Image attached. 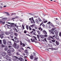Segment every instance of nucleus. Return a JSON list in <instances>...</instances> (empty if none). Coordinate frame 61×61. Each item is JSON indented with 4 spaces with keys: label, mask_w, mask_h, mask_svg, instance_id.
Wrapping results in <instances>:
<instances>
[{
    "label": "nucleus",
    "mask_w": 61,
    "mask_h": 61,
    "mask_svg": "<svg viewBox=\"0 0 61 61\" xmlns=\"http://www.w3.org/2000/svg\"><path fill=\"white\" fill-rule=\"evenodd\" d=\"M44 36L45 37H47V35H44Z\"/></svg>",
    "instance_id": "obj_53"
},
{
    "label": "nucleus",
    "mask_w": 61,
    "mask_h": 61,
    "mask_svg": "<svg viewBox=\"0 0 61 61\" xmlns=\"http://www.w3.org/2000/svg\"><path fill=\"white\" fill-rule=\"evenodd\" d=\"M0 44H2V40H0Z\"/></svg>",
    "instance_id": "obj_57"
},
{
    "label": "nucleus",
    "mask_w": 61,
    "mask_h": 61,
    "mask_svg": "<svg viewBox=\"0 0 61 61\" xmlns=\"http://www.w3.org/2000/svg\"><path fill=\"white\" fill-rule=\"evenodd\" d=\"M19 60H20V61H24V60L22 58H21V57L19 58Z\"/></svg>",
    "instance_id": "obj_9"
},
{
    "label": "nucleus",
    "mask_w": 61,
    "mask_h": 61,
    "mask_svg": "<svg viewBox=\"0 0 61 61\" xmlns=\"http://www.w3.org/2000/svg\"><path fill=\"white\" fill-rule=\"evenodd\" d=\"M43 22L44 23H46L47 22V20H46L45 21H44Z\"/></svg>",
    "instance_id": "obj_51"
},
{
    "label": "nucleus",
    "mask_w": 61,
    "mask_h": 61,
    "mask_svg": "<svg viewBox=\"0 0 61 61\" xmlns=\"http://www.w3.org/2000/svg\"><path fill=\"white\" fill-rule=\"evenodd\" d=\"M26 29L27 30H28V29H29V27H28V25H26Z\"/></svg>",
    "instance_id": "obj_25"
},
{
    "label": "nucleus",
    "mask_w": 61,
    "mask_h": 61,
    "mask_svg": "<svg viewBox=\"0 0 61 61\" xmlns=\"http://www.w3.org/2000/svg\"><path fill=\"white\" fill-rule=\"evenodd\" d=\"M9 61H11V58L10 57H9Z\"/></svg>",
    "instance_id": "obj_45"
},
{
    "label": "nucleus",
    "mask_w": 61,
    "mask_h": 61,
    "mask_svg": "<svg viewBox=\"0 0 61 61\" xmlns=\"http://www.w3.org/2000/svg\"><path fill=\"white\" fill-rule=\"evenodd\" d=\"M24 33L25 34H26V31L25 30L24 31Z\"/></svg>",
    "instance_id": "obj_46"
},
{
    "label": "nucleus",
    "mask_w": 61,
    "mask_h": 61,
    "mask_svg": "<svg viewBox=\"0 0 61 61\" xmlns=\"http://www.w3.org/2000/svg\"><path fill=\"white\" fill-rule=\"evenodd\" d=\"M17 55H20V54L19 52H17L16 53Z\"/></svg>",
    "instance_id": "obj_28"
},
{
    "label": "nucleus",
    "mask_w": 61,
    "mask_h": 61,
    "mask_svg": "<svg viewBox=\"0 0 61 61\" xmlns=\"http://www.w3.org/2000/svg\"><path fill=\"white\" fill-rule=\"evenodd\" d=\"M15 19V18H12L11 19L12 20H13V19Z\"/></svg>",
    "instance_id": "obj_59"
},
{
    "label": "nucleus",
    "mask_w": 61,
    "mask_h": 61,
    "mask_svg": "<svg viewBox=\"0 0 61 61\" xmlns=\"http://www.w3.org/2000/svg\"><path fill=\"white\" fill-rule=\"evenodd\" d=\"M6 13L8 15H10V14H9V13L7 12H6Z\"/></svg>",
    "instance_id": "obj_44"
},
{
    "label": "nucleus",
    "mask_w": 61,
    "mask_h": 61,
    "mask_svg": "<svg viewBox=\"0 0 61 61\" xmlns=\"http://www.w3.org/2000/svg\"><path fill=\"white\" fill-rule=\"evenodd\" d=\"M41 41H43V42H45V41H46V42H47V41H46V38H45L44 39H42L41 40Z\"/></svg>",
    "instance_id": "obj_17"
},
{
    "label": "nucleus",
    "mask_w": 61,
    "mask_h": 61,
    "mask_svg": "<svg viewBox=\"0 0 61 61\" xmlns=\"http://www.w3.org/2000/svg\"><path fill=\"white\" fill-rule=\"evenodd\" d=\"M30 21L31 24H33V21L32 20H31Z\"/></svg>",
    "instance_id": "obj_61"
},
{
    "label": "nucleus",
    "mask_w": 61,
    "mask_h": 61,
    "mask_svg": "<svg viewBox=\"0 0 61 61\" xmlns=\"http://www.w3.org/2000/svg\"><path fill=\"white\" fill-rule=\"evenodd\" d=\"M43 32L45 35H46L47 34V32L45 30L43 31Z\"/></svg>",
    "instance_id": "obj_16"
},
{
    "label": "nucleus",
    "mask_w": 61,
    "mask_h": 61,
    "mask_svg": "<svg viewBox=\"0 0 61 61\" xmlns=\"http://www.w3.org/2000/svg\"><path fill=\"white\" fill-rule=\"evenodd\" d=\"M54 33L56 35H58V31L56 30H55L54 31Z\"/></svg>",
    "instance_id": "obj_4"
},
{
    "label": "nucleus",
    "mask_w": 61,
    "mask_h": 61,
    "mask_svg": "<svg viewBox=\"0 0 61 61\" xmlns=\"http://www.w3.org/2000/svg\"><path fill=\"white\" fill-rule=\"evenodd\" d=\"M17 45H16V44H15L14 43V45H13V47H16Z\"/></svg>",
    "instance_id": "obj_24"
},
{
    "label": "nucleus",
    "mask_w": 61,
    "mask_h": 61,
    "mask_svg": "<svg viewBox=\"0 0 61 61\" xmlns=\"http://www.w3.org/2000/svg\"><path fill=\"white\" fill-rule=\"evenodd\" d=\"M26 41H27L28 43H30V40L29 39L27 40V39H25Z\"/></svg>",
    "instance_id": "obj_19"
},
{
    "label": "nucleus",
    "mask_w": 61,
    "mask_h": 61,
    "mask_svg": "<svg viewBox=\"0 0 61 61\" xmlns=\"http://www.w3.org/2000/svg\"><path fill=\"white\" fill-rule=\"evenodd\" d=\"M20 45H21V46H22V45L23 44V43H22V41H20Z\"/></svg>",
    "instance_id": "obj_49"
},
{
    "label": "nucleus",
    "mask_w": 61,
    "mask_h": 61,
    "mask_svg": "<svg viewBox=\"0 0 61 61\" xmlns=\"http://www.w3.org/2000/svg\"><path fill=\"white\" fill-rule=\"evenodd\" d=\"M51 33L52 34V35H54L55 34H54V31H51Z\"/></svg>",
    "instance_id": "obj_30"
},
{
    "label": "nucleus",
    "mask_w": 61,
    "mask_h": 61,
    "mask_svg": "<svg viewBox=\"0 0 61 61\" xmlns=\"http://www.w3.org/2000/svg\"><path fill=\"white\" fill-rule=\"evenodd\" d=\"M49 38H53V37L52 36H50L49 37Z\"/></svg>",
    "instance_id": "obj_48"
},
{
    "label": "nucleus",
    "mask_w": 61,
    "mask_h": 61,
    "mask_svg": "<svg viewBox=\"0 0 61 61\" xmlns=\"http://www.w3.org/2000/svg\"><path fill=\"white\" fill-rule=\"evenodd\" d=\"M22 46L23 47H24V46H25V44H22Z\"/></svg>",
    "instance_id": "obj_60"
},
{
    "label": "nucleus",
    "mask_w": 61,
    "mask_h": 61,
    "mask_svg": "<svg viewBox=\"0 0 61 61\" xmlns=\"http://www.w3.org/2000/svg\"><path fill=\"white\" fill-rule=\"evenodd\" d=\"M40 37L41 38H44V36L43 35H41L40 36Z\"/></svg>",
    "instance_id": "obj_20"
},
{
    "label": "nucleus",
    "mask_w": 61,
    "mask_h": 61,
    "mask_svg": "<svg viewBox=\"0 0 61 61\" xmlns=\"http://www.w3.org/2000/svg\"><path fill=\"white\" fill-rule=\"evenodd\" d=\"M42 26L43 27H45V25L44 24H43L42 25Z\"/></svg>",
    "instance_id": "obj_55"
},
{
    "label": "nucleus",
    "mask_w": 61,
    "mask_h": 61,
    "mask_svg": "<svg viewBox=\"0 0 61 61\" xmlns=\"http://www.w3.org/2000/svg\"><path fill=\"white\" fill-rule=\"evenodd\" d=\"M7 23L9 24H11V25H14V23H11L9 22H7Z\"/></svg>",
    "instance_id": "obj_37"
},
{
    "label": "nucleus",
    "mask_w": 61,
    "mask_h": 61,
    "mask_svg": "<svg viewBox=\"0 0 61 61\" xmlns=\"http://www.w3.org/2000/svg\"><path fill=\"white\" fill-rule=\"evenodd\" d=\"M18 51L20 52H21V51L20 50H18Z\"/></svg>",
    "instance_id": "obj_63"
},
{
    "label": "nucleus",
    "mask_w": 61,
    "mask_h": 61,
    "mask_svg": "<svg viewBox=\"0 0 61 61\" xmlns=\"http://www.w3.org/2000/svg\"><path fill=\"white\" fill-rule=\"evenodd\" d=\"M5 46L4 45H3V44H2V47H5Z\"/></svg>",
    "instance_id": "obj_52"
},
{
    "label": "nucleus",
    "mask_w": 61,
    "mask_h": 61,
    "mask_svg": "<svg viewBox=\"0 0 61 61\" xmlns=\"http://www.w3.org/2000/svg\"><path fill=\"white\" fill-rule=\"evenodd\" d=\"M9 56H8V55H7L6 56L5 59L6 60H9Z\"/></svg>",
    "instance_id": "obj_7"
},
{
    "label": "nucleus",
    "mask_w": 61,
    "mask_h": 61,
    "mask_svg": "<svg viewBox=\"0 0 61 61\" xmlns=\"http://www.w3.org/2000/svg\"><path fill=\"white\" fill-rule=\"evenodd\" d=\"M7 44L9 46H11L12 45V42L10 41H8L7 42Z\"/></svg>",
    "instance_id": "obj_5"
},
{
    "label": "nucleus",
    "mask_w": 61,
    "mask_h": 61,
    "mask_svg": "<svg viewBox=\"0 0 61 61\" xmlns=\"http://www.w3.org/2000/svg\"><path fill=\"white\" fill-rule=\"evenodd\" d=\"M37 38H39V36L38 35H37Z\"/></svg>",
    "instance_id": "obj_47"
},
{
    "label": "nucleus",
    "mask_w": 61,
    "mask_h": 61,
    "mask_svg": "<svg viewBox=\"0 0 61 61\" xmlns=\"http://www.w3.org/2000/svg\"><path fill=\"white\" fill-rule=\"evenodd\" d=\"M4 34L2 33L0 35V37L1 38H3L4 37Z\"/></svg>",
    "instance_id": "obj_6"
},
{
    "label": "nucleus",
    "mask_w": 61,
    "mask_h": 61,
    "mask_svg": "<svg viewBox=\"0 0 61 61\" xmlns=\"http://www.w3.org/2000/svg\"><path fill=\"white\" fill-rule=\"evenodd\" d=\"M25 48H29L30 49H31V48H30L29 47H25Z\"/></svg>",
    "instance_id": "obj_50"
},
{
    "label": "nucleus",
    "mask_w": 61,
    "mask_h": 61,
    "mask_svg": "<svg viewBox=\"0 0 61 61\" xmlns=\"http://www.w3.org/2000/svg\"><path fill=\"white\" fill-rule=\"evenodd\" d=\"M55 38H59V37H58V36H56Z\"/></svg>",
    "instance_id": "obj_40"
},
{
    "label": "nucleus",
    "mask_w": 61,
    "mask_h": 61,
    "mask_svg": "<svg viewBox=\"0 0 61 61\" xmlns=\"http://www.w3.org/2000/svg\"><path fill=\"white\" fill-rule=\"evenodd\" d=\"M33 55L34 56H36V54L34 52L33 53Z\"/></svg>",
    "instance_id": "obj_54"
},
{
    "label": "nucleus",
    "mask_w": 61,
    "mask_h": 61,
    "mask_svg": "<svg viewBox=\"0 0 61 61\" xmlns=\"http://www.w3.org/2000/svg\"><path fill=\"white\" fill-rule=\"evenodd\" d=\"M15 42H14V44H16L17 43H18L19 42V41H15Z\"/></svg>",
    "instance_id": "obj_23"
},
{
    "label": "nucleus",
    "mask_w": 61,
    "mask_h": 61,
    "mask_svg": "<svg viewBox=\"0 0 61 61\" xmlns=\"http://www.w3.org/2000/svg\"><path fill=\"white\" fill-rule=\"evenodd\" d=\"M5 34L6 35H9L10 34V32H5Z\"/></svg>",
    "instance_id": "obj_11"
},
{
    "label": "nucleus",
    "mask_w": 61,
    "mask_h": 61,
    "mask_svg": "<svg viewBox=\"0 0 61 61\" xmlns=\"http://www.w3.org/2000/svg\"><path fill=\"white\" fill-rule=\"evenodd\" d=\"M9 51H10V52H14L15 50H14V49L13 48H10Z\"/></svg>",
    "instance_id": "obj_2"
},
{
    "label": "nucleus",
    "mask_w": 61,
    "mask_h": 61,
    "mask_svg": "<svg viewBox=\"0 0 61 61\" xmlns=\"http://www.w3.org/2000/svg\"><path fill=\"white\" fill-rule=\"evenodd\" d=\"M30 33L31 34H32L33 33V30L31 32H30Z\"/></svg>",
    "instance_id": "obj_64"
},
{
    "label": "nucleus",
    "mask_w": 61,
    "mask_h": 61,
    "mask_svg": "<svg viewBox=\"0 0 61 61\" xmlns=\"http://www.w3.org/2000/svg\"><path fill=\"white\" fill-rule=\"evenodd\" d=\"M8 38H13V35H11L9 37H8Z\"/></svg>",
    "instance_id": "obj_10"
},
{
    "label": "nucleus",
    "mask_w": 61,
    "mask_h": 61,
    "mask_svg": "<svg viewBox=\"0 0 61 61\" xmlns=\"http://www.w3.org/2000/svg\"><path fill=\"white\" fill-rule=\"evenodd\" d=\"M6 26L7 27H8V28H9V29H10L11 28V27L10 26V25H8L7 24H6Z\"/></svg>",
    "instance_id": "obj_8"
},
{
    "label": "nucleus",
    "mask_w": 61,
    "mask_h": 61,
    "mask_svg": "<svg viewBox=\"0 0 61 61\" xmlns=\"http://www.w3.org/2000/svg\"><path fill=\"white\" fill-rule=\"evenodd\" d=\"M15 48L16 49H18L19 48V46L18 45H17Z\"/></svg>",
    "instance_id": "obj_26"
},
{
    "label": "nucleus",
    "mask_w": 61,
    "mask_h": 61,
    "mask_svg": "<svg viewBox=\"0 0 61 61\" xmlns=\"http://www.w3.org/2000/svg\"><path fill=\"white\" fill-rule=\"evenodd\" d=\"M36 26V24H34L32 25H30V27L32 28H33L34 26Z\"/></svg>",
    "instance_id": "obj_14"
},
{
    "label": "nucleus",
    "mask_w": 61,
    "mask_h": 61,
    "mask_svg": "<svg viewBox=\"0 0 61 61\" xmlns=\"http://www.w3.org/2000/svg\"><path fill=\"white\" fill-rule=\"evenodd\" d=\"M5 50V51H6V50H8V47H7L6 46L4 48Z\"/></svg>",
    "instance_id": "obj_22"
},
{
    "label": "nucleus",
    "mask_w": 61,
    "mask_h": 61,
    "mask_svg": "<svg viewBox=\"0 0 61 61\" xmlns=\"http://www.w3.org/2000/svg\"><path fill=\"white\" fill-rule=\"evenodd\" d=\"M7 52H8V53H9V54H8L10 56H11L12 55L10 54H11V52L9 51V50H8Z\"/></svg>",
    "instance_id": "obj_13"
},
{
    "label": "nucleus",
    "mask_w": 61,
    "mask_h": 61,
    "mask_svg": "<svg viewBox=\"0 0 61 61\" xmlns=\"http://www.w3.org/2000/svg\"><path fill=\"white\" fill-rule=\"evenodd\" d=\"M29 30H32V29L31 28V27H30V26H29Z\"/></svg>",
    "instance_id": "obj_36"
},
{
    "label": "nucleus",
    "mask_w": 61,
    "mask_h": 61,
    "mask_svg": "<svg viewBox=\"0 0 61 61\" xmlns=\"http://www.w3.org/2000/svg\"><path fill=\"white\" fill-rule=\"evenodd\" d=\"M30 40L32 42H35L36 43V40H37V39L36 38L31 39Z\"/></svg>",
    "instance_id": "obj_1"
},
{
    "label": "nucleus",
    "mask_w": 61,
    "mask_h": 61,
    "mask_svg": "<svg viewBox=\"0 0 61 61\" xmlns=\"http://www.w3.org/2000/svg\"><path fill=\"white\" fill-rule=\"evenodd\" d=\"M38 20L39 22H42V20L40 18H38Z\"/></svg>",
    "instance_id": "obj_34"
},
{
    "label": "nucleus",
    "mask_w": 61,
    "mask_h": 61,
    "mask_svg": "<svg viewBox=\"0 0 61 61\" xmlns=\"http://www.w3.org/2000/svg\"><path fill=\"white\" fill-rule=\"evenodd\" d=\"M55 30V29L54 28H52L51 30V31H54Z\"/></svg>",
    "instance_id": "obj_42"
},
{
    "label": "nucleus",
    "mask_w": 61,
    "mask_h": 61,
    "mask_svg": "<svg viewBox=\"0 0 61 61\" xmlns=\"http://www.w3.org/2000/svg\"><path fill=\"white\" fill-rule=\"evenodd\" d=\"M44 23V21H43L42 23H41V24H40V26H41V25H42V24H43Z\"/></svg>",
    "instance_id": "obj_27"
},
{
    "label": "nucleus",
    "mask_w": 61,
    "mask_h": 61,
    "mask_svg": "<svg viewBox=\"0 0 61 61\" xmlns=\"http://www.w3.org/2000/svg\"><path fill=\"white\" fill-rule=\"evenodd\" d=\"M51 26H52V27H54V25H52V23H51Z\"/></svg>",
    "instance_id": "obj_39"
},
{
    "label": "nucleus",
    "mask_w": 61,
    "mask_h": 61,
    "mask_svg": "<svg viewBox=\"0 0 61 61\" xmlns=\"http://www.w3.org/2000/svg\"><path fill=\"white\" fill-rule=\"evenodd\" d=\"M30 57L31 59H33V56H30Z\"/></svg>",
    "instance_id": "obj_38"
},
{
    "label": "nucleus",
    "mask_w": 61,
    "mask_h": 61,
    "mask_svg": "<svg viewBox=\"0 0 61 61\" xmlns=\"http://www.w3.org/2000/svg\"><path fill=\"white\" fill-rule=\"evenodd\" d=\"M3 43L4 44H6V41H5L4 40H3Z\"/></svg>",
    "instance_id": "obj_31"
},
{
    "label": "nucleus",
    "mask_w": 61,
    "mask_h": 61,
    "mask_svg": "<svg viewBox=\"0 0 61 61\" xmlns=\"http://www.w3.org/2000/svg\"><path fill=\"white\" fill-rule=\"evenodd\" d=\"M56 45H57V46H58V45H59V42H58V41H56Z\"/></svg>",
    "instance_id": "obj_15"
},
{
    "label": "nucleus",
    "mask_w": 61,
    "mask_h": 61,
    "mask_svg": "<svg viewBox=\"0 0 61 61\" xmlns=\"http://www.w3.org/2000/svg\"><path fill=\"white\" fill-rule=\"evenodd\" d=\"M22 27L23 28V29H25V26L23 25H22Z\"/></svg>",
    "instance_id": "obj_32"
},
{
    "label": "nucleus",
    "mask_w": 61,
    "mask_h": 61,
    "mask_svg": "<svg viewBox=\"0 0 61 61\" xmlns=\"http://www.w3.org/2000/svg\"><path fill=\"white\" fill-rule=\"evenodd\" d=\"M13 58L14 59H13V60L14 61H16V59H18V58L16 56H13Z\"/></svg>",
    "instance_id": "obj_3"
},
{
    "label": "nucleus",
    "mask_w": 61,
    "mask_h": 61,
    "mask_svg": "<svg viewBox=\"0 0 61 61\" xmlns=\"http://www.w3.org/2000/svg\"><path fill=\"white\" fill-rule=\"evenodd\" d=\"M37 32L38 34H39V35H40V31H37Z\"/></svg>",
    "instance_id": "obj_41"
},
{
    "label": "nucleus",
    "mask_w": 61,
    "mask_h": 61,
    "mask_svg": "<svg viewBox=\"0 0 61 61\" xmlns=\"http://www.w3.org/2000/svg\"><path fill=\"white\" fill-rule=\"evenodd\" d=\"M26 55L27 56H28V55H29V53H28V52H27L26 53Z\"/></svg>",
    "instance_id": "obj_62"
},
{
    "label": "nucleus",
    "mask_w": 61,
    "mask_h": 61,
    "mask_svg": "<svg viewBox=\"0 0 61 61\" xmlns=\"http://www.w3.org/2000/svg\"><path fill=\"white\" fill-rule=\"evenodd\" d=\"M59 36H61V32H60L59 33Z\"/></svg>",
    "instance_id": "obj_58"
},
{
    "label": "nucleus",
    "mask_w": 61,
    "mask_h": 61,
    "mask_svg": "<svg viewBox=\"0 0 61 61\" xmlns=\"http://www.w3.org/2000/svg\"><path fill=\"white\" fill-rule=\"evenodd\" d=\"M38 59V58H35V59L34 60V61L36 60V61Z\"/></svg>",
    "instance_id": "obj_35"
},
{
    "label": "nucleus",
    "mask_w": 61,
    "mask_h": 61,
    "mask_svg": "<svg viewBox=\"0 0 61 61\" xmlns=\"http://www.w3.org/2000/svg\"><path fill=\"white\" fill-rule=\"evenodd\" d=\"M33 35H35V36H36V34L35 33V32H33Z\"/></svg>",
    "instance_id": "obj_56"
},
{
    "label": "nucleus",
    "mask_w": 61,
    "mask_h": 61,
    "mask_svg": "<svg viewBox=\"0 0 61 61\" xmlns=\"http://www.w3.org/2000/svg\"><path fill=\"white\" fill-rule=\"evenodd\" d=\"M14 35L16 36H18V34L17 33H14Z\"/></svg>",
    "instance_id": "obj_29"
},
{
    "label": "nucleus",
    "mask_w": 61,
    "mask_h": 61,
    "mask_svg": "<svg viewBox=\"0 0 61 61\" xmlns=\"http://www.w3.org/2000/svg\"><path fill=\"white\" fill-rule=\"evenodd\" d=\"M51 40L52 42H55V41H55V40Z\"/></svg>",
    "instance_id": "obj_43"
},
{
    "label": "nucleus",
    "mask_w": 61,
    "mask_h": 61,
    "mask_svg": "<svg viewBox=\"0 0 61 61\" xmlns=\"http://www.w3.org/2000/svg\"><path fill=\"white\" fill-rule=\"evenodd\" d=\"M6 55V53H3L2 54V56H5Z\"/></svg>",
    "instance_id": "obj_18"
},
{
    "label": "nucleus",
    "mask_w": 61,
    "mask_h": 61,
    "mask_svg": "<svg viewBox=\"0 0 61 61\" xmlns=\"http://www.w3.org/2000/svg\"><path fill=\"white\" fill-rule=\"evenodd\" d=\"M38 29L40 30V31H42L43 30V29L41 28V26L39 27Z\"/></svg>",
    "instance_id": "obj_12"
},
{
    "label": "nucleus",
    "mask_w": 61,
    "mask_h": 61,
    "mask_svg": "<svg viewBox=\"0 0 61 61\" xmlns=\"http://www.w3.org/2000/svg\"><path fill=\"white\" fill-rule=\"evenodd\" d=\"M53 49L54 50H58V49L56 48H53Z\"/></svg>",
    "instance_id": "obj_33"
},
{
    "label": "nucleus",
    "mask_w": 61,
    "mask_h": 61,
    "mask_svg": "<svg viewBox=\"0 0 61 61\" xmlns=\"http://www.w3.org/2000/svg\"><path fill=\"white\" fill-rule=\"evenodd\" d=\"M35 22H36V23H37L38 24L39 23V21H38V20L37 19H36L35 20Z\"/></svg>",
    "instance_id": "obj_21"
}]
</instances>
